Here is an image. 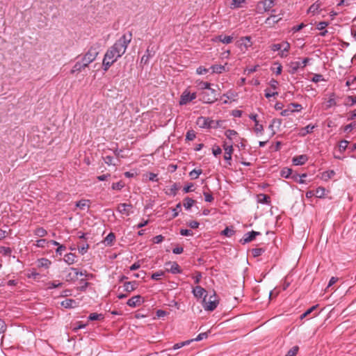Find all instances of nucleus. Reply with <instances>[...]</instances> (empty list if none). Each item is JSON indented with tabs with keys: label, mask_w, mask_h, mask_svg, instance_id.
I'll return each instance as SVG.
<instances>
[{
	"label": "nucleus",
	"mask_w": 356,
	"mask_h": 356,
	"mask_svg": "<svg viewBox=\"0 0 356 356\" xmlns=\"http://www.w3.org/2000/svg\"><path fill=\"white\" fill-rule=\"evenodd\" d=\"M131 39V32L125 33L106 51L102 63L104 71H107L109 67L125 53Z\"/></svg>",
	"instance_id": "obj_1"
},
{
	"label": "nucleus",
	"mask_w": 356,
	"mask_h": 356,
	"mask_svg": "<svg viewBox=\"0 0 356 356\" xmlns=\"http://www.w3.org/2000/svg\"><path fill=\"white\" fill-rule=\"evenodd\" d=\"M99 46L97 44L92 45L88 51L83 55L81 60L86 64V67L93 62L99 53Z\"/></svg>",
	"instance_id": "obj_2"
},
{
	"label": "nucleus",
	"mask_w": 356,
	"mask_h": 356,
	"mask_svg": "<svg viewBox=\"0 0 356 356\" xmlns=\"http://www.w3.org/2000/svg\"><path fill=\"white\" fill-rule=\"evenodd\" d=\"M200 100L205 104H212L217 100L216 90L211 88L200 92Z\"/></svg>",
	"instance_id": "obj_3"
},
{
	"label": "nucleus",
	"mask_w": 356,
	"mask_h": 356,
	"mask_svg": "<svg viewBox=\"0 0 356 356\" xmlns=\"http://www.w3.org/2000/svg\"><path fill=\"white\" fill-rule=\"evenodd\" d=\"M203 307L207 311H213L218 304L216 293H213L212 296H210L207 299V297H204L203 299Z\"/></svg>",
	"instance_id": "obj_4"
},
{
	"label": "nucleus",
	"mask_w": 356,
	"mask_h": 356,
	"mask_svg": "<svg viewBox=\"0 0 356 356\" xmlns=\"http://www.w3.org/2000/svg\"><path fill=\"white\" fill-rule=\"evenodd\" d=\"M275 4V0H263L258 3L257 9L260 13L268 12Z\"/></svg>",
	"instance_id": "obj_5"
},
{
	"label": "nucleus",
	"mask_w": 356,
	"mask_h": 356,
	"mask_svg": "<svg viewBox=\"0 0 356 356\" xmlns=\"http://www.w3.org/2000/svg\"><path fill=\"white\" fill-rule=\"evenodd\" d=\"M197 97L196 92H190L189 90H185L181 95L179 99V105H186Z\"/></svg>",
	"instance_id": "obj_6"
},
{
	"label": "nucleus",
	"mask_w": 356,
	"mask_h": 356,
	"mask_svg": "<svg viewBox=\"0 0 356 356\" xmlns=\"http://www.w3.org/2000/svg\"><path fill=\"white\" fill-rule=\"evenodd\" d=\"M310 60V58H305L302 62H300V61H294V62H291L290 63V65H289V73L291 74H295L299 68H302L303 69L306 65L307 64L309 63V61Z\"/></svg>",
	"instance_id": "obj_7"
},
{
	"label": "nucleus",
	"mask_w": 356,
	"mask_h": 356,
	"mask_svg": "<svg viewBox=\"0 0 356 356\" xmlns=\"http://www.w3.org/2000/svg\"><path fill=\"white\" fill-rule=\"evenodd\" d=\"M117 211L122 215L129 216L133 213V206L131 204L120 203L117 207Z\"/></svg>",
	"instance_id": "obj_8"
},
{
	"label": "nucleus",
	"mask_w": 356,
	"mask_h": 356,
	"mask_svg": "<svg viewBox=\"0 0 356 356\" xmlns=\"http://www.w3.org/2000/svg\"><path fill=\"white\" fill-rule=\"evenodd\" d=\"M222 146L225 150L224 159L228 162L229 165H231L230 161L232 160V154L234 151L233 145L231 143L224 142Z\"/></svg>",
	"instance_id": "obj_9"
},
{
	"label": "nucleus",
	"mask_w": 356,
	"mask_h": 356,
	"mask_svg": "<svg viewBox=\"0 0 356 356\" xmlns=\"http://www.w3.org/2000/svg\"><path fill=\"white\" fill-rule=\"evenodd\" d=\"M213 122V120H210L209 118L206 117H199L197 119V124L200 128H210L212 127L211 124Z\"/></svg>",
	"instance_id": "obj_10"
},
{
	"label": "nucleus",
	"mask_w": 356,
	"mask_h": 356,
	"mask_svg": "<svg viewBox=\"0 0 356 356\" xmlns=\"http://www.w3.org/2000/svg\"><path fill=\"white\" fill-rule=\"evenodd\" d=\"M260 234H261L260 232H255V231H252V232H248L244 234L243 238L241 240V242L243 244L248 243L253 241L257 236H259Z\"/></svg>",
	"instance_id": "obj_11"
},
{
	"label": "nucleus",
	"mask_w": 356,
	"mask_h": 356,
	"mask_svg": "<svg viewBox=\"0 0 356 356\" xmlns=\"http://www.w3.org/2000/svg\"><path fill=\"white\" fill-rule=\"evenodd\" d=\"M143 302V298L138 295L129 298L127 302V304L131 307H136L137 306H140Z\"/></svg>",
	"instance_id": "obj_12"
},
{
	"label": "nucleus",
	"mask_w": 356,
	"mask_h": 356,
	"mask_svg": "<svg viewBox=\"0 0 356 356\" xmlns=\"http://www.w3.org/2000/svg\"><path fill=\"white\" fill-rule=\"evenodd\" d=\"M280 47H281V49H280V52L279 53V55L282 58L286 57L288 56V52L290 49V47H291L290 44L286 41H284L282 43H280Z\"/></svg>",
	"instance_id": "obj_13"
},
{
	"label": "nucleus",
	"mask_w": 356,
	"mask_h": 356,
	"mask_svg": "<svg viewBox=\"0 0 356 356\" xmlns=\"http://www.w3.org/2000/svg\"><path fill=\"white\" fill-rule=\"evenodd\" d=\"M308 160L305 154L299 155L293 158L292 162L295 165H301L305 164Z\"/></svg>",
	"instance_id": "obj_14"
},
{
	"label": "nucleus",
	"mask_w": 356,
	"mask_h": 356,
	"mask_svg": "<svg viewBox=\"0 0 356 356\" xmlns=\"http://www.w3.org/2000/svg\"><path fill=\"white\" fill-rule=\"evenodd\" d=\"M207 291L200 286H197L193 289V293L195 297L200 298L202 296L207 297Z\"/></svg>",
	"instance_id": "obj_15"
},
{
	"label": "nucleus",
	"mask_w": 356,
	"mask_h": 356,
	"mask_svg": "<svg viewBox=\"0 0 356 356\" xmlns=\"http://www.w3.org/2000/svg\"><path fill=\"white\" fill-rule=\"evenodd\" d=\"M86 67H87L86 64H84L81 60H78L73 66L70 72H71V74L79 72L82 71L83 70H84Z\"/></svg>",
	"instance_id": "obj_16"
},
{
	"label": "nucleus",
	"mask_w": 356,
	"mask_h": 356,
	"mask_svg": "<svg viewBox=\"0 0 356 356\" xmlns=\"http://www.w3.org/2000/svg\"><path fill=\"white\" fill-rule=\"evenodd\" d=\"M61 306L65 308H74L77 306V302L73 299H65L61 302Z\"/></svg>",
	"instance_id": "obj_17"
},
{
	"label": "nucleus",
	"mask_w": 356,
	"mask_h": 356,
	"mask_svg": "<svg viewBox=\"0 0 356 356\" xmlns=\"http://www.w3.org/2000/svg\"><path fill=\"white\" fill-rule=\"evenodd\" d=\"M138 286L136 282H127L124 284V290L127 292H131L134 291Z\"/></svg>",
	"instance_id": "obj_18"
},
{
	"label": "nucleus",
	"mask_w": 356,
	"mask_h": 356,
	"mask_svg": "<svg viewBox=\"0 0 356 356\" xmlns=\"http://www.w3.org/2000/svg\"><path fill=\"white\" fill-rule=\"evenodd\" d=\"M314 128V125L309 124L300 130L299 135L301 136H305L307 134L312 133Z\"/></svg>",
	"instance_id": "obj_19"
},
{
	"label": "nucleus",
	"mask_w": 356,
	"mask_h": 356,
	"mask_svg": "<svg viewBox=\"0 0 356 356\" xmlns=\"http://www.w3.org/2000/svg\"><path fill=\"white\" fill-rule=\"evenodd\" d=\"M76 255L73 253H68L64 256V261L68 265L72 264L76 261Z\"/></svg>",
	"instance_id": "obj_20"
},
{
	"label": "nucleus",
	"mask_w": 356,
	"mask_h": 356,
	"mask_svg": "<svg viewBox=\"0 0 356 356\" xmlns=\"http://www.w3.org/2000/svg\"><path fill=\"white\" fill-rule=\"evenodd\" d=\"M258 202L261 204H268L270 202V197L265 194H259L257 196Z\"/></svg>",
	"instance_id": "obj_21"
},
{
	"label": "nucleus",
	"mask_w": 356,
	"mask_h": 356,
	"mask_svg": "<svg viewBox=\"0 0 356 356\" xmlns=\"http://www.w3.org/2000/svg\"><path fill=\"white\" fill-rule=\"evenodd\" d=\"M154 54H152L149 49L146 50L145 54L143 56L140 60L141 64H147L149 61V58H151Z\"/></svg>",
	"instance_id": "obj_22"
},
{
	"label": "nucleus",
	"mask_w": 356,
	"mask_h": 356,
	"mask_svg": "<svg viewBox=\"0 0 356 356\" xmlns=\"http://www.w3.org/2000/svg\"><path fill=\"white\" fill-rule=\"evenodd\" d=\"M246 0H231L230 3V8L231 9H236L242 7V4Z\"/></svg>",
	"instance_id": "obj_23"
},
{
	"label": "nucleus",
	"mask_w": 356,
	"mask_h": 356,
	"mask_svg": "<svg viewBox=\"0 0 356 356\" xmlns=\"http://www.w3.org/2000/svg\"><path fill=\"white\" fill-rule=\"evenodd\" d=\"M38 263L39 267H44L45 268H48L51 264V262L48 259L46 258H42L38 259Z\"/></svg>",
	"instance_id": "obj_24"
},
{
	"label": "nucleus",
	"mask_w": 356,
	"mask_h": 356,
	"mask_svg": "<svg viewBox=\"0 0 356 356\" xmlns=\"http://www.w3.org/2000/svg\"><path fill=\"white\" fill-rule=\"evenodd\" d=\"M213 73L220 74L225 71V66L222 65H214L211 67Z\"/></svg>",
	"instance_id": "obj_25"
},
{
	"label": "nucleus",
	"mask_w": 356,
	"mask_h": 356,
	"mask_svg": "<svg viewBox=\"0 0 356 356\" xmlns=\"http://www.w3.org/2000/svg\"><path fill=\"white\" fill-rule=\"evenodd\" d=\"M195 203V200L190 197H186L184 200L183 205L186 210H189Z\"/></svg>",
	"instance_id": "obj_26"
},
{
	"label": "nucleus",
	"mask_w": 356,
	"mask_h": 356,
	"mask_svg": "<svg viewBox=\"0 0 356 356\" xmlns=\"http://www.w3.org/2000/svg\"><path fill=\"white\" fill-rule=\"evenodd\" d=\"M218 40L220 41L221 42L224 44H229L232 42L233 38L229 35H219L217 38Z\"/></svg>",
	"instance_id": "obj_27"
},
{
	"label": "nucleus",
	"mask_w": 356,
	"mask_h": 356,
	"mask_svg": "<svg viewBox=\"0 0 356 356\" xmlns=\"http://www.w3.org/2000/svg\"><path fill=\"white\" fill-rule=\"evenodd\" d=\"M169 271L170 273H173V274H177V273H181V269H180V267H179V266L178 265L177 263L173 262L171 264V267L169 269Z\"/></svg>",
	"instance_id": "obj_28"
},
{
	"label": "nucleus",
	"mask_w": 356,
	"mask_h": 356,
	"mask_svg": "<svg viewBox=\"0 0 356 356\" xmlns=\"http://www.w3.org/2000/svg\"><path fill=\"white\" fill-rule=\"evenodd\" d=\"M88 202L89 200H81L76 203V206L81 209H85L86 207H89Z\"/></svg>",
	"instance_id": "obj_29"
},
{
	"label": "nucleus",
	"mask_w": 356,
	"mask_h": 356,
	"mask_svg": "<svg viewBox=\"0 0 356 356\" xmlns=\"http://www.w3.org/2000/svg\"><path fill=\"white\" fill-rule=\"evenodd\" d=\"M202 171L200 169H199V170L194 169L190 172L189 175L192 179H196L199 177V176L202 174Z\"/></svg>",
	"instance_id": "obj_30"
},
{
	"label": "nucleus",
	"mask_w": 356,
	"mask_h": 356,
	"mask_svg": "<svg viewBox=\"0 0 356 356\" xmlns=\"http://www.w3.org/2000/svg\"><path fill=\"white\" fill-rule=\"evenodd\" d=\"M325 188L323 187H318L314 191L315 196L318 198H322L325 195Z\"/></svg>",
	"instance_id": "obj_31"
},
{
	"label": "nucleus",
	"mask_w": 356,
	"mask_h": 356,
	"mask_svg": "<svg viewBox=\"0 0 356 356\" xmlns=\"http://www.w3.org/2000/svg\"><path fill=\"white\" fill-rule=\"evenodd\" d=\"M241 44L244 45L246 48L250 47L252 44L251 38L250 36L241 38Z\"/></svg>",
	"instance_id": "obj_32"
},
{
	"label": "nucleus",
	"mask_w": 356,
	"mask_h": 356,
	"mask_svg": "<svg viewBox=\"0 0 356 356\" xmlns=\"http://www.w3.org/2000/svg\"><path fill=\"white\" fill-rule=\"evenodd\" d=\"M115 234L113 232H111L106 236L104 241L107 245H111L113 243V241L115 240Z\"/></svg>",
	"instance_id": "obj_33"
},
{
	"label": "nucleus",
	"mask_w": 356,
	"mask_h": 356,
	"mask_svg": "<svg viewBox=\"0 0 356 356\" xmlns=\"http://www.w3.org/2000/svg\"><path fill=\"white\" fill-rule=\"evenodd\" d=\"M35 234L38 237H43L47 234V232L42 227H38L35 229Z\"/></svg>",
	"instance_id": "obj_34"
},
{
	"label": "nucleus",
	"mask_w": 356,
	"mask_h": 356,
	"mask_svg": "<svg viewBox=\"0 0 356 356\" xmlns=\"http://www.w3.org/2000/svg\"><path fill=\"white\" fill-rule=\"evenodd\" d=\"M235 233V231L229 227H226L222 232V234L227 236V237H231Z\"/></svg>",
	"instance_id": "obj_35"
},
{
	"label": "nucleus",
	"mask_w": 356,
	"mask_h": 356,
	"mask_svg": "<svg viewBox=\"0 0 356 356\" xmlns=\"http://www.w3.org/2000/svg\"><path fill=\"white\" fill-rule=\"evenodd\" d=\"M291 173H292L291 169L285 168L281 170L280 175L282 177L289 178L290 177V175H291Z\"/></svg>",
	"instance_id": "obj_36"
},
{
	"label": "nucleus",
	"mask_w": 356,
	"mask_h": 356,
	"mask_svg": "<svg viewBox=\"0 0 356 356\" xmlns=\"http://www.w3.org/2000/svg\"><path fill=\"white\" fill-rule=\"evenodd\" d=\"M62 285V283L58 281L49 282L47 283V289H52L55 288H58Z\"/></svg>",
	"instance_id": "obj_37"
},
{
	"label": "nucleus",
	"mask_w": 356,
	"mask_h": 356,
	"mask_svg": "<svg viewBox=\"0 0 356 356\" xmlns=\"http://www.w3.org/2000/svg\"><path fill=\"white\" fill-rule=\"evenodd\" d=\"M334 175H335V172H334V170L324 172L322 175V178L324 180H327L329 179H331Z\"/></svg>",
	"instance_id": "obj_38"
},
{
	"label": "nucleus",
	"mask_w": 356,
	"mask_h": 356,
	"mask_svg": "<svg viewBox=\"0 0 356 356\" xmlns=\"http://www.w3.org/2000/svg\"><path fill=\"white\" fill-rule=\"evenodd\" d=\"M124 186V182H122V181H120L118 182L113 183L112 184L111 188L113 190L120 191Z\"/></svg>",
	"instance_id": "obj_39"
},
{
	"label": "nucleus",
	"mask_w": 356,
	"mask_h": 356,
	"mask_svg": "<svg viewBox=\"0 0 356 356\" xmlns=\"http://www.w3.org/2000/svg\"><path fill=\"white\" fill-rule=\"evenodd\" d=\"M225 135L228 139L232 140L233 137L237 135V132L232 129H228L225 132Z\"/></svg>",
	"instance_id": "obj_40"
},
{
	"label": "nucleus",
	"mask_w": 356,
	"mask_h": 356,
	"mask_svg": "<svg viewBox=\"0 0 356 356\" xmlns=\"http://www.w3.org/2000/svg\"><path fill=\"white\" fill-rule=\"evenodd\" d=\"M298 349V346H293L287 352L285 356H296Z\"/></svg>",
	"instance_id": "obj_41"
},
{
	"label": "nucleus",
	"mask_w": 356,
	"mask_h": 356,
	"mask_svg": "<svg viewBox=\"0 0 356 356\" xmlns=\"http://www.w3.org/2000/svg\"><path fill=\"white\" fill-rule=\"evenodd\" d=\"M320 6L321 4L316 2L314 3H313L309 8V10H308V12L309 13H315L319 8H320Z\"/></svg>",
	"instance_id": "obj_42"
},
{
	"label": "nucleus",
	"mask_w": 356,
	"mask_h": 356,
	"mask_svg": "<svg viewBox=\"0 0 356 356\" xmlns=\"http://www.w3.org/2000/svg\"><path fill=\"white\" fill-rule=\"evenodd\" d=\"M264 252V250L263 248H254L252 250V254L254 257H259Z\"/></svg>",
	"instance_id": "obj_43"
},
{
	"label": "nucleus",
	"mask_w": 356,
	"mask_h": 356,
	"mask_svg": "<svg viewBox=\"0 0 356 356\" xmlns=\"http://www.w3.org/2000/svg\"><path fill=\"white\" fill-rule=\"evenodd\" d=\"M164 275V272L162 270L157 271L153 273L151 276L152 279L154 280H159L161 277Z\"/></svg>",
	"instance_id": "obj_44"
},
{
	"label": "nucleus",
	"mask_w": 356,
	"mask_h": 356,
	"mask_svg": "<svg viewBox=\"0 0 356 356\" xmlns=\"http://www.w3.org/2000/svg\"><path fill=\"white\" fill-rule=\"evenodd\" d=\"M208 337V333L207 332H202V333H200L199 334L196 338H195L194 339H191L190 340L191 342V341H201L204 339H206Z\"/></svg>",
	"instance_id": "obj_45"
},
{
	"label": "nucleus",
	"mask_w": 356,
	"mask_h": 356,
	"mask_svg": "<svg viewBox=\"0 0 356 356\" xmlns=\"http://www.w3.org/2000/svg\"><path fill=\"white\" fill-rule=\"evenodd\" d=\"M334 94L332 95V96L330 97V99L327 102L326 108H329L333 106L336 105V101L334 97Z\"/></svg>",
	"instance_id": "obj_46"
},
{
	"label": "nucleus",
	"mask_w": 356,
	"mask_h": 356,
	"mask_svg": "<svg viewBox=\"0 0 356 356\" xmlns=\"http://www.w3.org/2000/svg\"><path fill=\"white\" fill-rule=\"evenodd\" d=\"M195 138V133L194 131L193 130H191V131H188L187 133H186V140H193Z\"/></svg>",
	"instance_id": "obj_47"
},
{
	"label": "nucleus",
	"mask_w": 356,
	"mask_h": 356,
	"mask_svg": "<svg viewBox=\"0 0 356 356\" xmlns=\"http://www.w3.org/2000/svg\"><path fill=\"white\" fill-rule=\"evenodd\" d=\"M198 86H199L200 88L202 89V90H204V89L209 90V89H211L210 88L211 83H209L208 82L200 81V83L198 84Z\"/></svg>",
	"instance_id": "obj_48"
},
{
	"label": "nucleus",
	"mask_w": 356,
	"mask_h": 356,
	"mask_svg": "<svg viewBox=\"0 0 356 356\" xmlns=\"http://www.w3.org/2000/svg\"><path fill=\"white\" fill-rule=\"evenodd\" d=\"M329 25V23L327 22H320L318 23L316 28L318 30L323 31L325 29V28Z\"/></svg>",
	"instance_id": "obj_49"
},
{
	"label": "nucleus",
	"mask_w": 356,
	"mask_h": 356,
	"mask_svg": "<svg viewBox=\"0 0 356 356\" xmlns=\"http://www.w3.org/2000/svg\"><path fill=\"white\" fill-rule=\"evenodd\" d=\"M356 127V122H352L349 124H347L346 126L344 127L343 128V131L345 132H350L353 130V128H355Z\"/></svg>",
	"instance_id": "obj_50"
},
{
	"label": "nucleus",
	"mask_w": 356,
	"mask_h": 356,
	"mask_svg": "<svg viewBox=\"0 0 356 356\" xmlns=\"http://www.w3.org/2000/svg\"><path fill=\"white\" fill-rule=\"evenodd\" d=\"M181 203H178L175 209H172V216L173 218L177 217L179 215V213L181 210Z\"/></svg>",
	"instance_id": "obj_51"
},
{
	"label": "nucleus",
	"mask_w": 356,
	"mask_h": 356,
	"mask_svg": "<svg viewBox=\"0 0 356 356\" xmlns=\"http://www.w3.org/2000/svg\"><path fill=\"white\" fill-rule=\"evenodd\" d=\"M191 343V341H184V342H181V343H176L173 346V350H177L181 347H183L185 345H188Z\"/></svg>",
	"instance_id": "obj_52"
},
{
	"label": "nucleus",
	"mask_w": 356,
	"mask_h": 356,
	"mask_svg": "<svg viewBox=\"0 0 356 356\" xmlns=\"http://www.w3.org/2000/svg\"><path fill=\"white\" fill-rule=\"evenodd\" d=\"M323 80H324V79H323V76L319 74H314L312 79V81L314 83H318V82H320Z\"/></svg>",
	"instance_id": "obj_53"
},
{
	"label": "nucleus",
	"mask_w": 356,
	"mask_h": 356,
	"mask_svg": "<svg viewBox=\"0 0 356 356\" xmlns=\"http://www.w3.org/2000/svg\"><path fill=\"white\" fill-rule=\"evenodd\" d=\"M102 314H98L97 313H91L88 316V319L90 321H97L99 320Z\"/></svg>",
	"instance_id": "obj_54"
},
{
	"label": "nucleus",
	"mask_w": 356,
	"mask_h": 356,
	"mask_svg": "<svg viewBox=\"0 0 356 356\" xmlns=\"http://www.w3.org/2000/svg\"><path fill=\"white\" fill-rule=\"evenodd\" d=\"M104 162L107 164V165H116L115 163H113V158L111 156H106L105 157H104Z\"/></svg>",
	"instance_id": "obj_55"
},
{
	"label": "nucleus",
	"mask_w": 356,
	"mask_h": 356,
	"mask_svg": "<svg viewBox=\"0 0 356 356\" xmlns=\"http://www.w3.org/2000/svg\"><path fill=\"white\" fill-rule=\"evenodd\" d=\"M264 131V127L261 124H259L258 121H256L255 127H254V131L258 133H261Z\"/></svg>",
	"instance_id": "obj_56"
},
{
	"label": "nucleus",
	"mask_w": 356,
	"mask_h": 356,
	"mask_svg": "<svg viewBox=\"0 0 356 356\" xmlns=\"http://www.w3.org/2000/svg\"><path fill=\"white\" fill-rule=\"evenodd\" d=\"M193 186H194L193 184L190 183L184 187L183 191L185 193H189V192L193 191Z\"/></svg>",
	"instance_id": "obj_57"
},
{
	"label": "nucleus",
	"mask_w": 356,
	"mask_h": 356,
	"mask_svg": "<svg viewBox=\"0 0 356 356\" xmlns=\"http://www.w3.org/2000/svg\"><path fill=\"white\" fill-rule=\"evenodd\" d=\"M88 248H89V245L84 244L82 246L79 247V251L81 254H84L87 252Z\"/></svg>",
	"instance_id": "obj_58"
},
{
	"label": "nucleus",
	"mask_w": 356,
	"mask_h": 356,
	"mask_svg": "<svg viewBox=\"0 0 356 356\" xmlns=\"http://www.w3.org/2000/svg\"><path fill=\"white\" fill-rule=\"evenodd\" d=\"M180 234L182 236H193V232L191 229H181L180 230Z\"/></svg>",
	"instance_id": "obj_59"
},
{
	"label": "nucleus",
	"mask_w": 356,
	"mask_h": 356,
	"mask_svg": "<svg viewBox=\"0 0 356 356\" xmlns=\"http://www.w3.org/2000/svg\"><path fill=\"white\" fill-rule=\"evenodd\" d=\"M213 154L215 156L220 155L222 153L221 148L219 146H215L212 149Z\"/></svg>",
	"instance_id": "obj_60"
},
{
	"label": "nucleus",
	"mask_w": 356,
	"mask_h": 356,
	"mask_svg": "<svg viewBox=\"0 0 356 356\" xmlns=\"http://www.w3.org/2000/svg\"><path fill=\"white\" fill-rule=\"evenodd\" d=\"M208 72H209V69H207L202 66L199 67L197 69V73L200 75L204 74L207 73Z\"/></svg>",
	"instance_id": "obj_61"
},
{
	"label": "nucleus",
	"mask_w": 356,
	"mask_h": 356,
	"mask_svg": "<svg viewBox=\"0 0 356 356\" xmlns=\"http://www.w3.org/2000/svg\"><path fill=\"white\" fill-rule=\"evenodd\" d=\"M294 111V109L291 108V107L289 106L288 108L282 111L281 112V115L282 116H287L289 115L290 113H293Z\"/></svg>",
	"instance_id": "obj_62"
},
{
	"label": "nucleus",
	"mask_w": 356,
	"mask_h": 356,
	"mask_svg": "<svg viewBox=\"0 0 356 356\" xmlns=\"http://www.w3.org/2000/svg\"><path fill=\"white\" fill-rule=\"evenodd\" d=\"M47 241L45 239H40L36 241V246L43 248L47 244Z\"/></svg>",
	"instance_id": "obj_63"
},
{
	"label": "nucleus",
	"mask_w": 356,
	"mask_h": 356,
	"mask_svg": "<svg viewBox=\"0 0 356 356\" xmlns=\"http://www.w3.org/2000/svg\"><path fill=\"white\" fill-rule=\"evenodd\" d=\"M348 144V142L347 140H341L339 143V149L341 150L344 151L346 149Z\"/></svg>",
	"instance_id": "obj_64"
}]
</instances>
